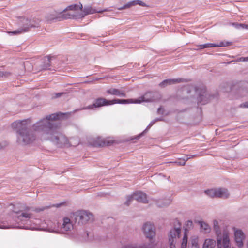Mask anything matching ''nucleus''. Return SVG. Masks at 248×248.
Instances as JSON below:
<instances>
[{"mask_svg": "<svg viewBox=\"0 0 248 248\" xmlns=\"http://www.w3.org/2000/svg\"><path fill=\"white\" fill-rule=\"evenodd\" d=\"M66 114L59 113L47 115L34 124L32 129L40 134L42 140H50L60 147H69V140L60 132V124L55 121Z\"/></svg>", "mask_w": 248, "mask_h": 248, "instance_id": "obj_1", "label": "nucleus"}, {"mask_svg": "<svg viewBox=\"0 0 248 248\" xmlns=\"http://www.w3.org/2000/svg\"><path fill=\"white\" fill-rule=\"evenodd\" d=\"M12 127L17 133V142L22 145L32 143L36 136L28 129V121L26 120L16 121L12 124Z\"/></svg>", "mask_w": 248, "mask_h": 248, "instance_id": "obj_2", "label": "nucleus"}, {"mask_svg": "<svg viewBox=\"0 0 248 248\" xmlns=\"http://www.w3.org/2000/svg\"><path fill=\"white\" fill-rule=\"evenodd\" d=\"M142 229L144 235L150 241L149 244L143 245L130 244L124 246L122 248H155V229L154 225L150 222H146L143 225Z\"/></svg>", "mask_w": 248, "mask_h": 248, "instance_id": "obj_3", "label": "nucleus"}, {"mask_svg": "<svg viewBox=\"0 0 248 248\" xmlns=\"http://www.w3.org/2000/svg\"><path fill=\"white\" fill-rule=\"evenodd\" d=\"M187 93H191V96L196 97L198 104H205L208 102L211 97L203 85L196 86L195 84L189 83L187 84Z\"/></svg>", "mask_w": 248, "mask_h": 248, "instance_id": "obj_4", "label": "nucleus"}, {"mask_svg": "<svg viewBox=\"0 0 248 248\" xmlns=\"http://www.w3.org/2000/svg\"><path fill=\"white\" fill-rule=\"evenodd\" d=\"M70 217L75 223L83 225L92 221L93 215L87 211L80 210L71 214Z\"/></svg>", "mask_w": 248, "mask_h": 248, "instance_id": "obj_5", "label": "nucleus"}, {"mask_svg": "<svg viewBox=\"0 0 248 248\" xmlns=\"http://www.w3.org/2000/svg\"><path fill=\"white\" fill-rule=\"evenodd\" d=\"M82 8V5L80 3L78 4H73L68 6L65 9L62 10L64 15V18H80V17H76L75 15L80 14Z\"/></svg>", "mask_w": 248, "mask_h": 248, "instance_id": "obj_6", "label": "nucleus"}, {"mask_svg": "<svg viewBox=\"0 0 248 248\" xmlns=\"http://www.w3.org/2000/svg\"><path fill=\"white\" fill-rule=\"evenodd\" d=\"M161 98V95L157 92H148L142 96L135 99V104H140L142 102H153L159 100Z\"/></svg>", "mask_w": 248, "mask_h": 248, "instance_id": "obj_7", "label": "nucleus"}, {"mask_svg": "<svg viewBox=\"0 0 248 248\" xmlns=\"http://www.w3.org/2000/svg\"><path fill=\"white\" fill-rule=\"evenodd\" d=\"M23 26L12 32H9V33L17 34L29 31L30 28L38 27L39 21L38 19L29 20L27 18H23L22 20Z\"/></svg>", "mask_w": 248, "mask_h": 248, "instance_id": "obj_8", "label": "nucleus"}, {"mask_svg": "<svg viewBox=\"0 0 248 248\" xmlns=\"http://www.w3.org/2000/svg\"><path fill=\"white\" fill-rule=\"evenodd\" d=\"M217 247L221 248H234L232 246L229 233L227 231H223L222 234L216 235Z\"/></svg>", "mask_w": 248, "mask_h": 248, "instance_id": "obj_9", "label": "nucleus"}, {"mask_svg": "<svg viewBox=\"0 0 248 248\" xmlns=\"http://www.w3.org/2000/svg\"><path fill=\"white\" fill-rule=\"evenodd\" d=\"M204 193L211 198L227 199L230 195L228 190L224 188L208 189L205 190Z\"/></svg>", "mask_w": 248, "mask_h": 248, "instance_id": "obj_10", "label": "nucleus"}, {"mask_svg": "<svg viewBox=\"0 0 248 248\" xmlns=\"http://www.w3.org/2000/svg\"><path fill=\"white\" fill-rule=\"evenodd\" d=\"M181 232V229L180 226L175 227L170 230L168 235L170 248H176L177 239L180 237Z\"/></svg>", "mask_w": 248, "mask_h": 248, "instance_id": "obj_11", "label": "nucleus"}, {"mask_svg": "<svg viewBox=\"0 0 248 248\" xmlns=\"http://www.w3.org/2000/svg\"><path fill=\"white\" fill-rule=\"evenodd\" d=\"M133 200H135L139 202H141L144 203L148 202V199L146 194L141 191H138L134 193L132 195L127 196L126 197V201L125 202V204L127 206L129 205L131 202Z\"/></svg>", "mask_w": 248, "mask_h": 248, "instance_id": "obj_12", "label": "nucleus"}, {"mask_svg": "<svg viewBox=\"0 0 248 248\" xmlns=\"http://www.w3.org/2000/svg\"><path fill=\"white\" fill-rule=\"evenodd\" d=\"M30 208L28 207H22L20 210H14V212L16 214V221H24L30 218L32 214L30 212Z\"/></svg>", "mask_w": 248, "mask_h": 248, "instance_id": "obj_13", "label": "nucleus"}, {"mask_svg": "<svg viewBox=\"0 0 248 248\" xmlns=\"http://www.w3.org/2000/svg\"><path fill=\"white\" fill-rule=\"evenodd\" d=\"M109 105H111L110 100H108L103 98H99L96 99L93 104L82 108L78 110L94 109L95 108Z\"/></svg>", "mask_w": 248, "mask_h": 248, "instance_id": "obj_14", "label": "nucleus"}, {"mask_svg": "<svg viewBox=\"0 0 248 248\" xmlns=\"http://www.w3.org/2000/svg\"><path fill=\"white\" fill-rule=\"evenodd\" d=\"M234 240L236 245L240 248L243 246V241L245 239V235L242 230L233 227Z\"/></svg>", "mask_w": 248, "mask_h": 248, "instance_id": "obj_15", "label": "nucleus"}, {"mask_svg": "<svg viewBox=\"0 0 248 248\" xmlns=\"http://www.w3.org/2000/svg\"><path fill=\"white\" fill-rule=\"evenodd\" d=\"M64 14L62 10H53L48 13L46 16V19L48 22H51L55 20H61L64 18Z\"/></svg>", "mask_w": 248, "mask_h": 248, "instance_id": "obj_16", "label": "nucleus"}, {"mask_svg": "<svg viewBox=\"0 0 248 248\" xmlns=\"http://www.w3.org/2000/svg\"><path fill=\"white\" fill-rule=\"evenodd\" d=\"M103 11L96 10L90 6H85L84 8L83 11H80V14H77L75 15L76 17L82 18L85 16L90 14H93L95 13H101Z\"/></svg>", "mask_w": 248, "mask_h": 248, "instance_id": "obj_17", "label": "nucleus"}, {"mask_svg": "<svg viewBox=\"0 0 248 248\" xmlns=\"http://www.w3.org/2000/svg\"><path fill=\"white\" fill-rule=\"evenodd\" d=\"M73 220L71 218L65 217L63 219V223L62 225V229L63 232H67L73 229Z\"/></svg>", "mask_w": 248, "mask_h": 248, "instance_id": "obj_18", "label": "nucleus"}, {"mask_svg": "<svg viewBox=\"0 0 248 248\" xmlns=\"http://www.w3.org/2000/svg\"><path fill=\"white\" fill-rule=\"evenodd\" d=\"M112 143L113 140H111L99 137L97 138L93 145L94 146H104L110 145Z\"/></svg>", "mask_w": 248, "mask_h": 248, "instance_id": "obj_19", "label": "nucleus"}, {"mask_svg": "<svg viewBox=\"0 0 248 248\" xmlns=\"http://www.w3.org/2000/svg\"><path fill=\"white\" fill-rule=\"evenodd\" d=\"M232 44V42L226 41L221 42L219 44L215 43H208L200 46L201 48H204L206 47H224L230 46Z\"/></svg>", "mask_w": 248, "mask_h": 248, "instance_id": "obj_20", "label": "nucleus"}, {"mask_svg": "<svg viewBox=\"0 0 248 248\" xmlns=\"http://www.w3.org/2000/svg\"><path fill=\"white\" fill-rule=\"evenodd\" d=\"M200 226V231L204 234H208L211 232L212 229L211 226L207 222L200 220L197 222Z\"/></svg>", "mask_w": 248, "mask_h": 248, "instance_id": "obj_21", "label": "nucleus"}, {"mask_svg": "<svg viewBox=\"0 0 248 248\" xmlns=\"http://www.w3.org/2000/svg\"><path fill=\"white\" fill-rule=\"evenodd\" d=\"M108 94L118 96L119 97H125L126 93L123 90H120L115 88H110L106 91Z\"/></svg>", "mask_w": 248, "mask_h": 248, "instance_id": "obj_22", "label": "nucleus"}, {"mask_svg": "<svg viewBox=\"0 0 248 248\" xmlns=\"http://www.w3.org/2000/svg\"><path fill=\"white\" fill-rule=\"evenodd\" d=\"M217 247L216 241L212 238H206L204 240L202 248H216Z\"/></svg>", "mask_w": 248, "mask_h": 248, "instance_id": "obj_23", "label": "nucleus"}, {"mask_svg": "<svg viewBox=\"0 0 248 248\" xmlns=\"http://www.w3.org/2000/svg\"><path fill=\"white\" fill-rule=\"evenodd\" d=\"M137 4H139L141 6H144L145 5L144 3L142 1H140V0H135L128 2L127 3L124 5L123 6L118 8V10H121L123 9H127Z\"/></svg>", "mask_w": 248, "mask_h": 248, "instance_id": "obj_24", "label": "nucleus"}, {"mask_svg": "<svg viewBox=\"0 0 248 248\" xmlns=\"http://www.w3.org/2000/svg\"><path fill=\"white\" fill-rule=\"evenodd\" d=\"M181 79H168L163 80L161 82L159 86L161 88H164L168 85L175 84L181 81Z\"/></svg>", "mask_w": 248, "mask_h": 248, "instance_id": "obj_25", "label": "nucleus"}, {"mask_svg": "<svg viewBox=\"0 0 248 248\" xmlns=\"http://www.w3.org/2000/svg\"><path fill=\"white\" fill-rule=\"evenodd\" d=\"M188 248H200L199 237L197 236H193L190 237Z\"/></svg>", "mask_w": 248, "mask_h": 248, "instance_id": "obj_26", "label": "nucleus"}, {"mask_svg": "<svg viewBox=\"0 0 248 248\" xmlns=\"http://www.w3.org/2000/svg\"><path fill=\"white\" fill-rule=\"evenodd\" d=\"M135 99H114L110 100V103L111 104H129V103H135Z\"/></svg>", "mask_w": 248, "mask_h": 248, "instance_id": "obj_27", "label": "nucleus"}, {"mask_svg": "<svg viewBox=\"0 0 248 248\" xmlns=\"http://www.w3.org/2000/svg\"><path fill=\"white\" fill-rule=\"evenodd\" d=\"M213 228L216 235L220 234L221 229L219 225V221L217 219H214L212 222Z\"/></svg>", "mask_w": 248, "mask_h": 248, "instance_id": "obj_28", "label": "nucleus"}, {"mask_svg": "<svg viewBox=\"0 0 248 248\" xmlns=\"http://www.w3.org/2000/svg\"><path fill=\"white\" fill-rule=\"evenodd\" d=\"M69 146H76L79 143V140L78 138H72L69 140Z\"/></svg>", "mask_w": 248, "mask_h": 248, "instance_id": "obj_29", "label": "nucleus"}, {"mask_svg": "<svg viewBox=\"0 0 248 248\" xmlns=\"http://www.w3.org/2000/svg\"><path fill=\"white\" fill-rule=\"evenodd\" d=\"M12 75L11 72L8 71H0V78L9 77Z\"/></svg>", "mask_w": 248, "mask_h": 248, "instance_id": "obj_30", "label": "nucleus"}, {"mask_svg": "<svg viewBox=\"0 0 248 248\" xmlns=\"http://www.w3.org/2000/svg\"><path fill=\"white\" fill-rule=\"evenodd\" d=\"M186 162V160L184 159H179V160L176 161L175 162H172L171 163L175 164L177 166H184L185 165Z\"/></svg>", "mask_w": 248, "mask_h": 248, "instance_id": "obj_31", "label": "nucleus"}, {"mask_svg": "<svg viewBox=\"0 0 248 248\" xmlns=\"http://www.w3.org/2000/svg\"><path fill=\"white\" fill-rule=\"evenodd\" d=\"M181 248H186V229L185 230L183 241L181 244Z\"/></svg>", "mask_w": 248, "mask_h": 248, "instance_id": "obj_32", "label": "nucleus"}, {"mask_svg": "<svg viewBox=\"0 0 248 248\" xmlns=\"http://www.w3.org/2000/svg\"><path fill=\"white\" fill-rule=\"evenodd\" d=\"M194 225L193 222L191 220L187 221V231L188 230H191L193 228Z\"/></svg>", "mask_w": 248, "mask_h": 248, "instance_id": "obj_33", "label": "nucleus"}, {"mask_svg": "<svg viewBox=\"0 0 248 248\" xmlns=\"http://www.w3.org/2000/svg\"><path fill=\"white\" fill-rule=\"evenodd\" d=\"M160 120H161V119H155V120L152 121V122H151V123L149 124L147 126V129L150 128L156 122L160 121Z\"/></svg>", "mask_w": 248, "mask_h": 248, "instance_id": "obj_34", "label": "nucleus"}, {"mask_svg": "<svg viewBox=\"0 0 248 248\" xmlns=\"http://www.w3.org/2000/svg\"><path fill=\"white\" fill-rule=\"evenodd\" d=\"M236 62H248V56L247 57H241L236 60Z\"/></svg>", "mask_w": 248, "mask_h": 248, "instance_id": "obj_35", "label": "nucleus"}, {"mask_svg": "<svg viewBox=\"0 0 248 248\" xmlns=\"http://www.w3.org/2000/svg\"><path fill=\"white\" fill-rule=\"evenodd\" d=\"M239 107L243 108H248V101L241 104Z\"/></svg>", "mask_w": 248, "mask_h": 248, "instance_id": "obj_36", "label": "nucleus"}, {"mask_svg": "<svg viewBox=\"0 0 248 248\" xmlns=\"http://www.w3.org/2000/svg\"><path fill=\"white\" fill-rule=\"evenodd\" d=\"M232 25H233V26H234L236 28H244V27H243V26H242V25H244V24H238V23H232Z\"/></svg>", "mask_w": 248, "mask_h": 248, "instance_id": "obj_37", "label": "nucleus"}, {"mask_svg": "<svg viewBox=\"0 0 248 248\" xmlns=\"http://www.w3.org/2000/svg\"><path fill=\"white\" fill-rule=\"evenodd\" d=\"M63 93H57L55 94V97L56 98H57V97H59L60 96H61Z\"/></svg>", "mask_w": 248, "mask_h": 248, "instance_id": "obj_38", "label": "nucleus"}, {"mask_svg": "<svg viewBox=\"0 0 248 248\" xmlns=\"http://www.w3.org/2000/svg\"><path fill=\"white\" fill-rule=\"evenodd\" d=\"M194 156V155H187V160L188 159H190L191 158H192Z\"/></svg>", "mask_w": 248, "mask_h": 248, "instance_id": "obj_39", "label": "nucleus"}, {"mask_svg": "<svg viewBox=\"0 0 248 248\" xmlns=\"http://www.w3.org/2000/svg\"><path fill=\"white\" fill-rule=\"evenodd\" d=\"M243 27H244V29H246L248 30V24H244V25H243Z\"/></svg>", "mask_w": 248, "mask_h": 248, "instance_id": "obj_40", "label": "nucleus"}, {"mask_svg": "<svg viewBox=\"0 0 248 248\" xmlns=\"http://www.w3.org/2000/svg\"><path fill=\"white\" fill-rule=\"evenodd\" d=\"M245 84L246 87H247L246 90L247 92H248V82H246Z\"/></svg>", "mask_w": 248, "mask_h": 248, "instance_id": "obj_41", "label": "nucleus"}, {"mask_svg": "<svg viewBox=\"0 0 248 248\" xmlns=\"http://www.w3.org/2000/svg\"><path fill=\"white\" fill-rule=\"evenodd\" d=\"M162 110V108H158V110H157V112L159 114L161 113V111Z\"/></svg>", "mask_w": 248, "mask_h": 248, "instance_id": "obj_42", "label": "nucleus"}, {"mask_svg": "<svg viewBox=\"0 0 248 248\" xmlns=\"http://www.w3.org/2000/svg\"><path fill=\"white\" fill-rule=\"evenodd\" d=\"M49 66H50V64L48 63L47 65V66H45V67L43 68V69H46L47 68H48V67H49Z\"/></svg>", "mask_w": 248, "mask_h": 248, "instance_id": "obj_43", "label": "nucleus"}, {"mask_svg": "<svg viewBox=\"0 0 248 248\" xmlns=\"http://www.w3.org/2000/svg\"><path fill=\"white\" fill-rule=\"evenodd\" d=\"M0 228L4 229L5 228V227L3 225H0Z\"/></svg>", "mask_w": 248, "mask_h": 248, "instance_id": "obj_44", "label": "nucleus"}, {"mask_svg": "<svg viewBox=\"0 0 248 248\" xmlns=\"http://www.w3.org/2000/svg\"><path fill=\"white\" fill-rule=\"evenodd\" d=\"M143 132H142L141 134H140V135H139L138 136V137H140L141 135H143Z\"/></svg>", "mask_w": 248, "mask_h": 248, "instance_id": "obj_45", "label": "nucleus"}, {"mask_svg": "<svg viewBox=\"0 0 248 248\" xmlns=\"http://www.w3.org/2000/svg\"><path fill=\"white\" fill-rule=\"evenodd\" d=\"M247 248H248V241L247 243Z\"/></svg>", "mask_w": 248, "mask_h": 248, "instance_id": "obj_46", "label": "nucleus"}, {"mask_svg": "<svg viewBox=\"0 0 248 248\" xmlns=\"http://www.w3.org/2000/svg\"><path fill=\"white\" fill-rule=\"evenodd\" d=\"M2 148V146L1 145V144L0 143V149H1Z\"/></svg>", "mask_w": 248, "mask_h": 248, "instance_id": "obj_47", "label": "nucleus"}, {"mask_svg": "<svg viewBox=\"0 0 248 248\" xmlns=\"http://www.w3.org/2000/svg\"><path fill=\"white\" fill-rule=\"evenodd\" d=\"M47 61L48 62H49V59H47Z\"/></svg>", "mask_w": 248, "mask_h": 248, "instance_id": "obj_48", "label": "nucleus"}, {"mask_svg": "<svg viewBox=\"0 0 248 248\" xmlns=\"http://www.w3.org/2000/svg\"><path fill=\"white\" fill-rule=\"evenodd\" d=\"M217 248H219V247H217Z\"/></svg>", "mask_w": 248, "mask_h": 248, "instance_id": "obj_49", "label": "nucleus"}]
</instances>
